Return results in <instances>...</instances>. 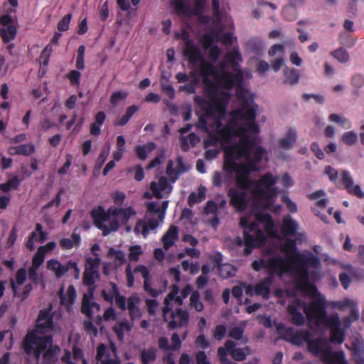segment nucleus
Here are the masks:
<instances>
[{
	"instance_id": "1",
	"label": "nucleus",
	"mask_w": 364,
	"mask_h": 364,
	"mask_svg": "<svg viewBox=\"0 0 364 364\" xmlns=\"http://www.w3.org/2000/svg\"><path fill=\"white\" fill-rule=\"evenodd\" d=\"M217 107L220 112V118L215 122V133L209 135L205 140V146H215L220 144L224 147V156L232 148L233 152L239 151L240 154H246L251 141L249 134L258 135L260 132L259 124L256 122L257 105L255 103L245 102L241 107L230 112V117L225 125H223L221 118L226 112V106L223 103H218Z\"/></svg>"
},
{
	"instance_id": "2",
	"label": "nucleus",
	"mask_w": 364,
	"mask_h": 364,
	"mask_svg": "<svg viewBox=\"0 0 364 364\" xmlns=\"http://www.w3.org/2000/svg\"><path fill=\"white\" fill-rule=\"evenodd\" d=\"M237 153L233 152L231 148L227 156H224L223 170L230 174L236 173L237 186L244 191L252 188V193L259 200H269L277 196V188L274 187L277 178L272 173H264L258 180H252L250 175L252 172L259 170L252 163H237Z\"/></svg>"
},
{
	"instance_id": "3",
	"label": "nucleus",
	"mask_w": 364,
	"mask_h": 364,
	"mask_svg": "<svg viewBox=\"0 0 364 364\" xmlns=\"http://www.w3.org/2000/svg\"><path fill=\"white\" fill-rule=\"evenodd\" d=\"M225 62L218 69L213 63L205 59L200 65L199 73L204 85L210 88L204 91H218V87L235 91H248L243 85L244 73L240 66L242 58L238 50H232L225 56Z\"/></svg>"
},
{
	"instance_id": "4",
	"label": "nucleus",
	"mask_w": 364,
	"mask_h": 364,
	"mask_svg": "<svg viewBox=\"0 0 364 364\" xmlns=\"http://www.w3.org/2000/svg\"><path fill=\"white\" fill-rule=\"evenodd\" d=\"M280 250L288 256L287 259L294 267V271L298 277L296 284L297 289L316 292V286L309 283V268L311 267L319 269L321 266L319 258L311 252L307 254L298 252L296 241L294 239H286L281 245Z\"/></svg>"
},
{
	"instance_id": "5",
	"label": "nucleus",
	"mask_w": 364,
	"mask_h": 364,
	"mask_svg": "<svg viewBox=\"0 0 364 364\" xmlns=\"http://www.w3.org/2000/svg\"><path fill=\"white\" fill-rule=\"evenodd\" d=\"M136 214L131 206L123 208L110 207L107 210L99 205L90 212L94 225L102 231L103 236H107L112 232H117L120 225H126L130 218Z\"/></svg>"
},
{
	"instance_id": "6",
	"label": "nucleus",
	"mask_w": 364,
	"mask_h": 364,
	"mask_svg": "<svg viewBox=\"0 0 364 364\" xmlns=\"http://www.w3.org/2000/svg\"><path fill=\"white\" fill-rule=\"evenodd\" d=\"M252 268L255 272H259L262 269H265L269 273L268 277H272V279L274 274L282 277L290 270H294V267L288 260L280 255H275L267 259L262 257L258 260H254L252 262Z\"/></svg>"
},
{
	"instance_id": "7",
	"label": "nucleus",
	"mask_w": 364,
	"mask_h": 364,
	"mask_svg": "<svg viewBox=\"0 0 364 364\" xmlns=\"http://www.w3.org/2000/svg\"><path fill=\"white\" fill-rule=\"evenodd\" d=\"M326 300L323 295L318 293V298L305 303L304 312L309 321H313L318 326L325 325L330 318L326 311Z\"/></svg>"
},
{
	"instance_id": "8",
	"label": "nucleus",
	"mask_w": 364,
	"mask_h": 364,
	"mask_svg": "<svg viewBox=\"0 0 364 364\" xmlns=\"http://www.w3.org/2000/svg\"><path fill=\"white\" fill-rule=\"evenodd\" d=\"M53 342V338L52 336L46 335L40 336L37 335L36 331H31L25 336L22 348L26 354L30 355L33 353L35 357L38 359L49 344Z\"/></svg>"
},
{
	"instance_id": "9",
	"label": "nucleus",
	"mask_w": 364,
	"mask_h": 364,
	"mask_svg": "<svg viewBox=\"0 0 364 364\" xmlns=\"http://www.w3.org/2000/svg\"><path fill=\"white\" fill-rule=\"evenodd\" d=\"M101 259L100 257H87L85 259V268L82 276L83 284L88 287L91 296L95 289V279L100 277L99 268Z\"/></svg>"
},
{
	"instance_id": "10",
	"label": "nucleus",
	"mask_w": 364,
	"mask_h": 364,
	"mask_svg": "<svg viewBox=\"0 0 364 364\" xmlns=\"http://www.w3.org/2000/svg\"><path fill=\"white\" fill-rule=\"evenodd\" d=\"M257 135L249 134V140H250L251 143L249 145V149L247 152L245 154H240L239 151H237V158H243L247 162L252 163L255 167H259L258 164L260 163L263 159V157L267 155V151L262 146H257L255 147L257 144Z\"/></svg>"
},
{
	"instance_id": "11",
	"label": "nucleus",
	"mask_w": 364,
	"mask_h": 364,
	"mask_svg": "<svg viewBox=\"0 0 364 364\" xmlns=\"http://www.w3.org/2000/svg\"><path fill=\"white\" fill-rule=\"evenodd\" d=\"M181 38L186 41L183 49V55L187 58L188 63L193 67H196L203 63L204 57L200 49L197 47L193 41L189 38V33L186 30H182Z\"/></svg>"
},
{
	"instance_id": "12",
	"label": "nucleus",
	"mask_w": 364,
	"mask_h": 364,
	"mask_svg": "<svg viewBox=\"0 0 364 364\" xmlns=\"http://www.w3.org/2000/svg\"><path fill=\"white\" fill-rule=\"evenodd\" d=\"M208 0H193L194 7L191 9L183 0H173L171 4L174 6L175 13L178 16L190 17L191 14H200L203 13L207 5Z\"/></svg>"
},
{
	"instance_id": "13",
	"label": "nucleus",
	"mask_w": 364,
	"mask_h": 364,
	"mask_svg": "<svg viewBox=\"0 0 364 364\" xmlns=\"http://www.w3.org/2000/svg\"><path fill=\"white\" fill-rule=\"evenodd\" d=\"M331 328L330 341L332 343L341 344L345 341L346 331L341 328V321L338 314L336 312L330 315L328 321L324 325Z\"/></svg>"
},
{
	"instance_id": "14",
	"label": "nucleus",
	"mask_w": 364,
	"mask_h": 364,
	"mask_svg": "<svg viewBox=\"0 0 364 364\" xmlns=\"http://www.w3.org/2000/svg\"><path fill=\"white\" fill-rule=\"evenodd\" d=\"M0 37L4 43L7 44L14 40L17 34V28L13 24V18L9 14H4L0 17Z\"/></svg>"
},
{
	"instance_id": "15",
	"label": "nucleus",
	"mask_w": 364,
	"mask_h": 364,
	"mask_svg": "<svg viewBox=\"0 0 364 364\" xmlns=\"http://www.w3.org/2000/svg\"><path fill=\"white\" fill-rule=\"evenodd\" d=\"M247 191H241L230 188L228 191V196L230 198V204L238 212L245 211L248 206V198Z\"/></svg>"
},
{
	"instance_id": "16",
	"label": "nucleus",
	"mask_w": 364,
	"mask_h": 364,
	"mask_svg": "<svg viewBox=\"0 0 364 364\" xmlns=\"http://www.w3.org/2000/svg\"><path fill=\"white\" fill-rule=\"evenodd\" d=\"M168 314H170L171 320H168L166 322L168 323L167 328L169 331L188 326L190 316L187 310L178 308L175 311L171 309Z\"/></svg>"
},
{
	"instance_id": "17",
	"label": "nucleus",
	"mask_w": 364,
	"mask_h": 364,
	"mask_svg": "<svg viewBox=\"0 0 364 364\" xmlns=\"http://www.w3.org/2000/svg\"><path fill=\"white\" fill-rule=\"evenodd\" d=\"M311 338V332L307 330H300L296 332L294 331L291 327L287 328L281 338L290 342L291 344L301 346L304 343H307Z\"/></svg>"
},
{
	"instance_id": "18",
	"label": "nucleus",
	"mask_w": 364,
	"mask_h": 364,
	"mask_svg": "<svg viewBox=\"0 0 364 364\" xmlns=\"http://www.w3.org/2000/svg\"><path fill=\"white\" fill-rule=\"evenodd\" d=\"M305 306V301L300 299L292 300L287 306V310L291 316L290 321L296 326H303L305 323L304 316L299 311Z\"/></svg>"
},
{
	"instance_id": "19",
	"label": "nucleus",
	"mask_w": 364,
	"mask_h": 364,
	"mask_svg": "<svg viewBox=\"0 0 364 364\" xmlns=\"http://www.w3.org/2000/svg\"><path fill=\"white\" fill-rule=\"evenodd\" d=\"M341 177L343 188L346 190L348 194L356 196L360 199L364 198V192L362 191L360 185L354 186V180L349 171L342 170Z\"/></svg>"
},
{
	"instance_id": "20",
	"label": "nucleus",
	"mask_w": 364,
	"mask_h": 364,
	"mask_svg": "<svg viewBox=\"0 0 364 364\" xmlns=\"http://www.w3.org/2000/svg\"><path fill=\"white\" fill-rule=\"evenodd\" d=\"M140 303L141 299L137 293H133L127 298V309L129 311V315L132 321L141 316V312L139 306Z\"/></svg>"
},
{
	"instance_id": "21",
	"label": "nucleus",
	"mask_w": 364,
	"mask_h": 364,
	"mask_svg": "<svg viewBox=\"0 0 364 364\" xmlns=\"http://www.w3.org/2000/svg\"><path fill=\"white\" fill-rule=\"evenodd\" d=\"M53 327V317L50 315V309L41 310L36 321V330L43 333L45 330L51 329Z\"/></svg>"
},
{
	"instance_id": "22",
	"label": "nucleus",
	"mask_w": 364,
	"mask_h": 364,
	"mask_svg": "<svg viewBox=\"0 0 364 364\" xmlns=\"http://www.w3.org/2000/svg\"><path fill=\"white\" fill-rule=\"evenodd\" d=\"M172 189L171 184L166 177H161L159 180V183L156 181H152L150 183V190L152 191L154 196L158 198L161 199L163 198V195L161 193L162 191H167V193H170Z\"/></svg>"
},
{
	"instance_id": "23",
	"label": "nucleus",
	"mask_w": 364,
	"mask_h": 364,
	"mask_svg": "<svg viewBox=\"0 0 364 364\" xmlns=\"http://www.w3.org/2000/svg\"><path fill=\"white\" fill-rule=\"evenodd\" d=\"M110 353L107 346L104 343H100L97 347L96 360L97 361L95 364H120L118 359L110 358Z\"/></svg>"
},
{
	"instance_id": "24",
	"label": "nucleus",
	"mask_w": 364,
	"mask_h": 364,
	"mask_svg": "<svg viewBox=\"0 0 364 364\" xmlns=\"http://www.w3.org/2000/svg\"><path fill=\"white\" fill-rule=\"evenodd\" d=\"M179 288L177 284H172L171 291L164 299L165 306L162 309V317L164 321H168V314L171 311L172 304L171 301H173L174 298L178 296Z\"/></svg>"
},
{
	"instance_id": "25",
	"label": "nucleus",
	"mask_w": 364,
	"mask_h": 364,
	"mask_svg": "<svg viewBox=\"0 0 364 364\" xmlns=\"http://www.w3.org/2000/svg\"><path fill=\"white\" fill-rule=\"evenodd\" d=\"M297 140V133L294 129H289L286 135L278 140V146L284 150H290L295 145Z\"/></svg>"
},
{
	"instance_id": "26",
	"label": "nucleus",
	"mask_w": 364,
	"mask_h": 364,
	"mask_svg": "<svg viewBox=\"0 0 364 364\" xmlns=\"http://www.w3.org/2000/svg\"><path fill=\"white\" fill-rule=\"evenodd\" d=\"M60 348L58 345H53V342L49 344L44 350L42 358L43 364H54L58 360V355Z\"/></svg>"
},
{
	"instance_id": "27",
	"label": "nucleus",
	"mask_w": 364,
	"mask_h": 364,
	"mask_svg": "<svg viewBox=\"0 0 364 364\" xmlns=\"http://www.w3.org/2000/svg\"><path fill=\"white\" fill-rule=\"evenodd\" d=\"M273 282L272 277H267L254 286V293L257 296H262L268 299L270 293V286Z\"/></svg>"
},
{
	"instance_id": "28",
	"label": "nucleus",
	"mask_w": 364,
	"mask_h": 364,
	"mask_svg": "<svg viewBox=\"0 0 364 364\" xmlns=\"http://www.w3.org/2000/svg\"><path fill=\"white\" fill-rule=\"evenodd\" d=\"M178 238V228L176 225H171L161 238L164 248L166 250H168L173 245L175 241L177 240Z\"/></svg>"
},
{
	"instance_id": "29",
	"label": "nucleus",
	"mask_w": 364,
	"mask_h": 364,
	"mask_svg": "<svg viewBox=\"0 0 364 364\" xmlns=\"http://www.w3.org/2000/svg\"><path fill=\"white\" fill-rule=\"evenodd\" d=\"M225 346L235 361L240 362L246 359V353L244 350L241 348H236V343L233 341H227L225 343Z\"/></svg>"
},
{
	"instance_id": "30",
	"label": "nucleus",
	"mask_w": 364,
	"mask_h": 364,
	"mask_svg": "<svg viewBox=\"0 0 364 364\" xmlns=\"http://www.w3.org/2000/svg\"><path fill=\"white\" fill-rule=\"evenodd\" d=\"M10 286L12 289L14 296L20 298L21 301L27 299L33 289V285L31 284H26L22 288V290L18 291V289L16 286L14 279H10Z\"/></svg>"
},
{
	"instance_id": "31",
	"label": "nucleus",
	"mask_w": 364,
	"mask_h": 364,
	"mask_svg": "<svg viewBox=\"0 0 364 364\" xmlns=\"http://www.w3.org/2000/svg\"><path fill=\"white\" fill-rule=\"evenodd\" d=\"M297 224L290 216L284 217L282 232L285 236H293L296 233Z\"/></svg>"
},
{
	"instance_id": "32",
	"label": "nucleus",
	"mask_w": 364,
	"mask_h": 364,
	"mask_svg": "<svg viewBox=\"0 0 364 364\" xmlns=\"http://www.w3.org/2000/svg\"><path fill=\"white\" fill-rule=\"evenodd\" d=\"M59 296L61 305H72L76 298V291L75 287L73 285H70L68 287L65 295L63 294V290L62 289L60 290Z\"/></svg>"
},
{
	"instance_id": "33",
	"label": "nucleus",
	"mask_w": 364,
	"mask_h": 364,
	"mask_svg": "<svg viewBox=\"0 0 364 364\" xmlns=\"http://www.w3.org/2000/svg\"><path fill=\"white\" fill-rule=\"evenodd\" d=\"M81 243V237L79 234L73 232L71 238H63L60 240V245L63 250H71L74 246H79Z\"/></svg>"
},
{
	"instance_id": "34",
	"label": "nucleus",
	"mask_w": 364,
	"mask_h": 364,
	"mask_svg": "<svg viewBox=\"0 0 364 364\" xmlns=\"http://www.w3.org/2000/svg\"><path fill=\"white\" fill-rule=\"evenodd\" d=\"M157 350L154 347H150L141 350L139 358L141 364H150L156 359Z\"/></svg>"
},
{
	"instance_id": "35",
	"label": "nucleus",
	"mask_w": 364,
	"mask_h": 364,
	"mask_svg": "<svg viewBox=\"0 0 364 364\" xmlns=\"http://www.w3.org/2000/svg\"><path fill=\"white\" fill-rule=\"evenodd\" d=\"M200 137L194 132L189 134L188 138L181 137V149L183 151H188L190 149L189 144L192 146H195L199 141Z\"/></svg>"
},
{
	"instance_id": "36",
	"label": "nucleus",
	"mask_w": 364,
	"mask_h": 364,
	"mask_svg": "<svg viewBox=\"0 0 364 364\" xmlns=\"http://www.w3.org/2000/svg\"><path fill=\"white\" fill-rule=\"evenodd\" d=\"M109 286L111 288L109 290L103 289L101 291V295L103 297L104 300L108 303L112 304L114 298L120 293L119 288L114 282H110Z\"/></svg>"
},
{
	"instance_id": "37",
	"label": "nucleus",
	"mask_w": 364,
	"mask_h": 364,
	"mask_svg": "<svg viewBox=\"0 0 364 364\" xmlns=\"http://www.w3.org/2000/svg\"><path fill=\"white\" fill-rule=\"evenodd\" d=\"M284 82L295 85L299 82L300 73L295 68L289 69L288 68L284 70Z\"/></svg>"
},
{
	"instance_id": "38",
	"label": "nucleus",
	"mask_w": 364,
	"mask_h": 364,
	"mask_svg": "<svg viewBox=\"0 0 364 364\" xmlns=\"http://www.w3.org/2000/svg\"><path fill=\"white\" fill-rule=\"evenodd\" d=\"M299 6V5H292V4H291L289 2V4L288 5H287L286 6H284L283 8V10H282L283 17L289 21H293L296 20L297 18V16H298V12H297L296 8Z\"/></svg>"
},
{
	"instance_id": "39",
	"label": "nucleus",
	"mask_w": 364,
	"mask_h": 364,
	"mask_svg": "<svg viewBox=\"0 0 364 364\" xmlns=\"http://www.w3.org/2000/svg\"><path fill=\"white\" fill-rule=\"evenodd\" d=\"M155 144L152 141L148 142L146 145H138L135 147V153L140 160H145L147 157V149L151 151L155 149Z\"/></svg>"
},
{
	"instance_id": "40",
	"label": "nucleus",
	"mask_w": 364,
	"mask_h": 364,
	"mask_svg": "<svg viewBox=\"0 0 364 364\" xmlns=\"http://www.w3.org/2000/svg\"><path fill=\"white\" fill-rule=\"evenodd\" d=\"M322 345L323 341L321 338L311 339V338L307 342L309 351L316 356L323 351Z\"/></svg>"
},
{
	"instance_id": "41",
	"label": "nucleus",
	"mask_w": 364,
	"mask_h": 364,
	"mask_svg": "<svg viewBox=\"0 0 364 364\" xmlns=\"http://www.w3.org/2000/svg\"><path fill=\"white\" fill-rule=\"evenodd\" d=\"M244 333V328L241 326H235L232 327L229 333L228 336L236 341H241L242 344H245L248 342V339L247 337H243Z\"/></svg>"
},
{
	"instance_id": "42",
	"label": "nucleus",
	"mask_w": 364,
	"mask_h": 364,
	"mask_svg": "<svg viewBox=\"0 0 364 364\" xmlns=\"http://www.w3.org/2000/svg\"><path fill=\"white\" fill-rule=\"evenodd\" d=\"M331 55L341 63H347L350 58L349 53L343 47L331 51Z\"/></svg>"
},
{
	"instance_id": "43",
	"label": "nucleus",
	"mask_w": 364,
	"mask_h": 364,
	"mask_svg": "<svg viewBox=\"0 0 364 364\" xmlns=\"http://www.w3.org/2000/svg\"><path fill=\"white\" fill-rule=\"evenodd\" d=\"M220 275L223 278H229L234 277L235 275V273L237 272V269L235 267L229 264H224L220 268L218 269Z\"/></svg>"
},
{
	"instance_id": "44",
	"label": "nucleus",
	"mask_w": 364,
	"mask_h": 364,
	"mask_svg": "<svg viewBox=\"0 0 364 364\" xmlns=\"http://www.w3.org/2000/svg\"><path fill=\"white\" fill-rule=\"evenodd\" d=\"M200 296L198 291H193L191 295V306H193L196 311L200 312L203 310V304L200 300Z\"/></svg>"
},
{
	"instance_id": "45",
	"label": "nucleus",
	"mask_w": 364,
	"mask_h": 364,
	"mask_svg": "<svg viewBox=\"0 0 364 364\" xmlns=\"http://www.w3.org/2000/svg\"><path fill=\"white\" fill-rule=\"evenodd\" d=\"M44 247H38L37 252L33 257L31 268L38 269L43 263L45 259V254L43 252Z\"/></svg>"
},
{
	"instance_id": "46",
	"label": "nucleus",
	"mask_w": 364,
	"mask_h": 364,
	"mask_svg": "<svg viewBox=\"0 0 364 364\" xmlns=\"http://www.w3.org/2000/svg\"><path fill=\"white\" fill-rule=\"evenodd\" d=\"M34 240L39 241L41 242H44L46 240V234L43 231V226L40 223L36 225L35 230L33 231L28 236Z\"/></svg>"
},
{
	"instance_id": "47",
	"label": "nucleus",
	"mask_w": 364,
	"mask_h": 364,
	"mask_svg": "<svg viewBox=\"0 0 364 364\" xmlns=\"http://www.w3.org/2000/svg\"><path fill=\"white\" fill-rule=\"evenodd\" d=\"M131 329L132 326L129 323L127 320H124L121 321L117 326L114 328V331L117 338L121 340L124 338V331H129Z\"/></svg>"
},
{
	"instance_id": "48",
	"label": "nucleus",
	"mask_w": 364,
	"mask_h": 364,
	"mask_svg": "<svg viewBox=\"0 0 364 364\" xmlns=\"http://www.w3.org/2000/svg\"><path fill=\"white\" fill-rule=\"evenodd\" d=\"M63 190L60 189L59 191L55 195V197L42 207V210H41L42 213L46 214V210L50 208L53 205H55L56 208H58L60 205L61 196L63 195Z\"/></svg>"
},
{
	"instance_id": "49",
	"label": "nucleus",
	"mask_w": 364,
	"mask_h": 364,
	"mask_svg": "<svg viewBox=\"0 0 364 364\" xmlns=\"http://www.w3.org/2000/svg\"><path fill=\"white\" fill-rule=\"evenodd\" d=\"M38 269H34V268L29 267L28 270V279L36 286L38 285L41 282L43 283V276L42 275H41V276L39 275V274L38 272ZM43 287H45L44 284H43Z\"/></svg>"
},
{
	"instance_id": "50",
	"label": "nucleus",
	"mask_w": 364,
	"mask_h": 364,
	"mask_svg": "<svg viewBox=\"0 0 364 364\" xmlns=\"http://www.w3.org/2000/svg\"><path fill=\"white\" fill-rule=\"evenodd\" d=\"M53 51V47L50 44L47 45L44 49L41 51L39 62L43 66H47L49 63L50 54Z\"/></svg>"
},
{
	"instance_id": "51",
	"label": "nucleus",
	"mask_w": 364,
	"mask_h": 364,
	"mask_svg": "<svg viewBox=\"0 0 364 364\" xmlns=\"http://www.w3.org/2000/svg\"><path fill=\"white\" fill-rule=\"evenodd\" d=\"M341 139L345 144L352 146L357 143L358 135L353 131L347 132L342 135Z\"/></svg>"
},
{
	"instance_id": "52",
	"label": "nucleus",
	"mask_w": 364,
	"mask_h": 364,
	"mask_svg": "<svg viewBox=\"0 0 364 364\" xmlns=\"http://www.w3.org/2000/svg\"><path fill=\"white\" fill-rule=\"evenodd\" d=\"M270 57L277 55L279 57H284L285 48L282 44H274L270 47L268 51Z\"/></svg>"
},
{
	"instance_id": "53",
	"label": "nucleus",
	"mask_w": 364,
	"mask_h": 364,
	"mask_svg": "<svg viewBox=\"0 0 364 364\" xmlns=\"http://www.w3.org/2000/svg\"><path fill=\"white\" fill-rule=\"evenodd\" d=\"M81 311L85 314L89 318L92 317V310L91 309V301L88 296L85 294L82 301Z\"/></svg>"
},
{
	"instance_id": "54",
	"label": "nucleus",
	"mask_w": 364,
	"mask_h": 364,
	"mask_svg": "<svg viewBox=\"0 0 364 364\" xmlns=\"http://www.w3.org/2000/svg\"><path fill=\"white\" fill-rule=\"evenodd\" d=\"M36 151L35 146L31 144H23L18 145V155L22 156H30L31 154H33Z\"/></svg>"
},
{
	"instance_id": "55",
	"label": "nucleus",
	"mask_w": 364,
	"mask_h": 364,
	"mask_svg": "<svg viewBox=\"0 0 364 364\" xmlns=\"http://www.w3.org/2000/svg\"><path fill=\"white\" fill-rule=\"evenodd\" d=\"M27 277V272L25 267H21L18 269L15 275V279L14 282L16 284V286L18 287V286H21L24 284L25 281L26 280Z\"/></svg>"
},
{
	"instance_id": "56",
	"label": "nucleus",
	"mask_w": 364,
	"mask_h": 364,
	"mask_svg": "<svg viewBox=\"0 0 364 364\" xmlns=\"http://www.w3.org/2000/svg\"><path fill=\"white\" fill-rule=\"evenodd\" d=\"M85 48L84 46H80L77 51V59H76V68L78 70H83L85 68Z\"/></svg>"
},
{
	"instance_id": "57",
	"label": "nucleus",
	"mask_w": 364,
	"mask_h": 364,
	"mask_svg": "<svg viewBox=\"0 0 364 364\" xmlns=\"http://www.w3.org/2000/svg\"><path fill=\"white\" fill-rule=\"evenodd\" d=\"M240 225L244 230L250 232H254L257 228V223L256 222L250 223V218L248 217H242L240 221Z\"/></svg>"
},
{
	"instance_id": "58",
	"label": "nucleus",
	"mask_w": 364,
	"mask_h": 364,
	"mask_svg": "<svg viewBox=\"0 0 364 364\" xmlns=\"http://www.w3.org/2000/svg\"><path fill=\"white\" fill-rule=\"evenodd\" d=\"M339 41L341 44L348 48H352L356 43V38H353L349 33H343L339 37Z\"/></svg>"
},
{
	"instance_id": "59",
	"label": "nucleus",
	"mask_w": 364,
	"mask_h": 364,
	"mask_svg": "<svg viewBox=\"0 0 364 364\" xmlns=\"http://www.w3.org/2000/svg\"><path fill=\"white\" fill-rule=\"evenodd\" d=\"M142 254L140 245L131 246L129 248V259L132 262H136L139 259V256Z\"/></svg>"
},
{
	"instance_id": "60",
	"label": "nucleus",
	"mask_w": 364,
	"mask_h": 364,
	"mask_svg": "<svg viewBox=\"0 0 364 364\" xmlns=\"http://www.w3.org/2000/svg\"><path fill=\"white\" fill-rule=\"evenodd\" d=\"M227 332L226 326L224 324L217 325L213 331V338L218 341L223 340Z\"/></svg>"
},
{
	"instance_id": "61",
	"label": "nucleus",
	"mask_w": 364,
	"mask_h": 364,
	"mask_svg": "<svg viewBox=\"0 0 364 364\" xmlns=\"http://www.w3.org/2000/svg\"><path fill=\"white\" fill-rule=\"evenodd\" d=\"M200 41L203 44V48L205 50H208L210 48H211L212 46H213V45L215 41V38H214L213 34L208 33H205L201 37Z\"/></svg>"
},
{
	"instance_id": "62",
	"label": "nucleus",
	"mask_w": 364,
	"mask_h": 364,
	"mask_svg": "<svg viewBox=\"0 0 364 364\" xmlns=\"http://www.w3.org/2000/svg\"><path fill=\"white\" fill-rule=\"evenodd\" d=\"M352 304V301L348 299L343 301H331L329 303V306L333 308H337L340 311H343L348 307H351Z\"/></svg>"
},
{
	"instance_id": "63",
	"label": "nucleus",
	"mask_w": 364,
	"mask_h": 364,
	"mask_svg": "<svg viewBox=\"0 0 364 364\" xmlns=\"http://www.w3.org/2000/svg\"><path fill=\"white\" fill-rule=\"evenodd\" d=\"M72 18V14L65 15L58 23V29L60 31H66L69 29V24Z\"/></svg>"
},
{
	"instance_id": "64",
	"label": "nucleus",
	"mask_w": 364,
	"mask_h": 364,
	"mask_svg": "<svg viewBox=\"0 0 364 364\" xmlns=\"http://www.w3.org/2000/svg\"><path fill=\"white\" fill-rule=\"evenodd\" d=\"M134 230L136 234L138 235L141 232L144 236H146L149 233L148 226L146 225V223L142 220H139L136 223Z\"/></svg>"
}]
</instances>
